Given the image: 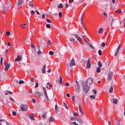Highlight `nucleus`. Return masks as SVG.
Instances as JSON below:
<instances>
[{
    "mask_svg": "<svg viewBox=\"0 0 125 125\" xmlns=\"http://www.w3.org/2000/svg\"><path fill=\"white\" fill-rule=\"evenodd\" d=\"M11 5H12V2H11V3L8 5V6L6 8L8 9V8H11Z\"/></svg>",
    "mask_w": 125,
    "mask_h": 125,
    "instance_id": "obj_30",
    "label": "nucleus"
},
{
    "mask_svg": "<svg viewBox=\"0 0 125 125\" xmlns=\"http://www.w3.org/2000/svg\"><path fill=\"white\" fill-rule=\"evenodd\" d=\"M46 21L48 22V23H51V21L50 19H47Z\"/></svg>",
    "mask_w": 125,
    "mask_h": 125,
    "instance_id": "obj_56",
    "label": "nucleus"
},
{
    "mask_svg": "<svg viewBox=\"0 0 125 125\" xmlns=\"http://www.w3.org/2000/svg\"><path fill=\"white\" fill-rule=\"evenodd\" d=\"M31 47H32V48H36V45H35L34 44H31Z\"/></svg>",
    "mask_w": 125,
    "mask_h": 125,
    "instance_id": "obj_54",
    "label": "nucleus"
},
{
    "mask_svg": "<svg viewBox=\"0 0 125 125\" xmlns=\"http://www.w3.org/2000/svg\"><path fill=\"white\" fill-rule=\"evenodd\" d=\"M24 2V0H18V3H17V5L18 6H20Z\"/></svg>",
    "mask_w": 125,
    "mask_h": 125,
    "instance_id": "obj_16",
    "label": "nucleus"
},
{
    "mask_svg": "<svg viewBox=\"0 0 125 125\" xmlns=\"http://www.w3.org/2000/svg\"><path fill=\"white\" fill-rule=\"evenodd\" d=\"M6 36H9V35H10V32H9V31H7V32H6Z\"/></svg>",
    "mask_w": 125,
    "mask_h": 125,
    "instance_id": "obj_49",
    "label": "nucleus"
},
{
    "mask_svg": "<svg viewBox=\"0 0 125 125\" xmlns=\"http://www.w3.org/2000/svg\"><path fill=\"white\" fill-rule=\"evenodd\" d=\"M75 38H77V40H79L80 39H81V37H80L79 36H78V34H75Z\"/></svg>",
    "mask_w": 125,
    "mask_h": 125,
    "instance_id": "obj_46",
    "label": "nucleus"
},
{
    "mask_svg": "<svg viewBox=\"0 0 125 125\" xmlns=\"http://www.w3.org/2000/svg\"><path fill=\"white\" fill-rule=\"evenodd\" d=\"M110 20H111V26L113 25L114 23H115L116 20H118V19H115L114 18V16H110L109 17Z\"/></svg>",
    "mask_w": 125,
    "mask_h": 125,
    "instance_id": "obj_6",
    "label": "nucleus"
},
{
    "mask_svg": "<svg viewBox=\"0 0 125 125\" xmlns=\"http://www.w3.org/2000/svg\"><path fill=\"white\" fill-rule=\"evenodd\" d=\"M113 90H114V87H113V86H111L109 89V93H112L113 92Z\"/></svg>",
    "mask_w": 125,
    "mask_h": 125,
    "instance_id": "obj_24",
    "label": "nucleus"
},
{
    "mask_svg": "<svg viewBox=\"0 0 125 125\" xmlns=\"http://www.w3.org/2000/svg\"><path fill=\"white\" fill-rule=\"evenodd\" d=\"M62 82H63V80L62 79V77L60 76V80H59V83H60V84H61V83H62Z\"/></svg>",
    "mask_w": 125,
    "mask_h": 125,
    "instance_id": "obj_29",
    "label": "nucleus"
},
{
    "mask_svg": "<svg viewBox=\"0 0 125 125\" xmlns=\"http://www.w3.org/2000/svg\"><path fill=\"white\" fill-rule=\"evenodd\" d=\"M69 83H66L65 85V86H69Z\"/></svg>",
    "mask_w": 125,
    "mask_h": 125,
    "instance_id": "obj_63",
    "label": "nucleus"
},
{
    "mask_svg": "<svg viewBox=\"0 0 125 125\" xmlns=\"http://www.w3.org/2000/svg\"><path fill=\"white\" fill-rule=\"evenodd\" d=\"M49 55H53V54H54V53L53 52V51H50L49 52Z\"/></svg>",
    "mask_w": 125,
    "mask_h": 125,
    "instance_id": "obj_44",
    "label": "nucleus"
},
{
    "mask_svg": "<svg viewBox=\"0 0 125 125\" xmlns=\"http://www.w3.org/2000/svg\"><path fill=\"white\" fill-rule=\"evenodd\" d=\"M32 102H33V103H36V99H32Z\"/></svg>",
    "mask_w": 125,
    "mask_h": 125,
    "instance_id": "obj_60",
    "label": "nucleus"
},
{
    "mask_svg": "<svg viewBox=\"0 0 125 125\" xmlns=\"http://www.w3.org/2000/svg\"><path fill=\"white\" fill-rule=\"evenodd\" d=\"M69 66L70 67H73V66H76V62H75V60L72 59L69 63Z\"/></svg>",
    "mask_w": 125,
    "mask_h": 125,
    "instance_id": "obj_10",
    "label": "nucleus"
},
{
    "mask_svg": "<svg viewBox=\"0 0 125 125\" xmlns=\"http://www.w3.org/2000/svg\"><path fill=\"white\" fill-rule=\"evenodd\" d=\"M19 84H22L23 83H24V81H21V80H20V81L19 82Z\"/></svg>",
    "mask_w": 125,
    "mask_h": 125,
    "instance_id": "obj_43",
    "label": "nucleus"
},
{
    "mask_svg": "<svg viewBox=\"0 0 125 125\" xmlns=\"http://www.w3.org/2000/svg\"><path fill=\"white\" fill-rule=\"evenodd\" d=\"M121 12H122V10H120V9H118L117 10L115 11V13H121Z\"/></svg>",
    "mask_w": 125,
    "mask_h": 125,
    "instance_id": "obj_41",
    "label": "nucleus"
},
{
    "mask_svg": "<svg viewBox=\"0 0 125 125\" xmlns=\"http://www.w3.org/2000/svg\"><path fill=\"white\" fill-rule=\"evenodd\" d=\"M114 79V76L113 74V72L109 71L108 74L107 75V81H112Z\"/></svg>",
    "mask_w": 125,
    "mask_h": 125,
    "instance_id": "obj_2",
    "label": "nucleus"
},
{
    "mask_svg": "<svg viewBox=\"0 0 125 125\" xmlns=\"http://www.w3.org/2000/svg\"><path fill=\"white\" fill-rule=\"evenodd\" d=\"M59 16L60 18H61V17H62V13L61 12H59Z\"/></svg>",
    "mask_w": 125,
    "mask_h": 125,
    "instance_id": "obj_50",
    "label": "nucleus"
},
{
    "mask_svg": "<svg viewBox=\"0 0 125 125\" xmlns=\"http://www.w3.org/2000/svg\"><path fill=\"white\" fill-rule=\"evenodd\" d=\"M81 105H82V102L79 103V109L80 113H81V114L82 115V116H83V110L82 109V106H81Z\"/></svg>",
    "mask_w": 125,
    "mask_h": 125,
    "instance_id": "obj_12",
    "label": "nucleus"
},
{
    "mask_svg": "<svg viewBox=\"0 0 125 125\" xmlns=\"http://www.w3.org/2000/svg\"><path fill=\"white\" fill-rule=\"evenodd\" d=\"M102 32H103V28H101L99 29V30L98 31V34H102Z\"/></svg>",
    "mask_w": 125,
    "mask_h": 125,
    "instance_id": "obj_27",
    "label": "nucleus"
},
{
    "mask_svg": "<svg viewBox=\"0 0 125 125\" xmlns=\"http://www.w3.org/2000/svg\"><path fill=\"white\" fill-rule=\"evenodd\" d=\"M60 119L61 120L62 123H65V120H66V118H65L64 116H63L62 114L60 115Z\"/></svg>",
    "mask_w": 125,
    "mask_h": 125,
    "instance_id": "obj_14",
    "label": "nucleus"
},
{
    "mask_svg": "<svg viewBox=\"0 0 125 125\" xmlns=\"http://www.w3.org/2000/svg\"><path fill=\"white\" fill-rule=\"evenodd\" d=\"M84 37H85L84 35H83L82 37V39L83 40L84 42H86V43H87V41H86V40H85V38H84Z\"/></svg>",
    "mask_w": 125,
    "mask_h": 125,
    "instance_id": "obj_34",
    "label": "nucleus"
},
{
    "mask_svg": "<svg viewBox=\"0 0 125 125\" xmlns=\"http://www.w3.org/2000/svg\"><path fill=\"white\" fill-rule=\"evenodd\" d=\"M22 59V56L18 55L17 58L15 59V61L16 62H18L19 61H21Z\"/></svg>",
    "mask_w": 125,
    "mask_h": 125,
    "instance_id": "obj_11",
    "label": "nucleus"
},
{
    "mask_svg": "<svg viewBox=\"0 0 125 125\" xmlns=\"http://www.w3.org/2000/svg\"><path fill=\"white\" fill-rule=\"evenodd\" d=\"M72 100L73 101V102H76V100H75V96H73L72 97Z\"/></svg>",
    "mask_w": 125,
    "mask_h": 125,
    "instance_id": "obj_45",
    "label": "nucleus"
},
{
    "mask_svg": "<svg viewBox=\"0 0 125 125\" xmlns=\"http://www.w3.org/2000/svg\"><path fill=\"white\" fill-rule=\"evenodd\" d=\"M58 8L59 9H61V8H63V4L60 3L58 5Z\"/></svg>",
    "mask_w": 125,
    "mask_h": 125,
    "instance_id": "obj_25",
    "label": "nucleus"
},
{
    "mask_svg": "<svg viewBox=\"0 0 125 125\" xmlns=\"http://www.w3.org/2000/svg\"><path fill=\"white\" fill-rule=\"evenodd\" d=\"M117 50H121V44H120V45L118 46V48L117 49Z\"/></svg>",
    "mask_w": 125,
    "mask_h": 125,
    "instance_id": "obj_61",
    "label": "nucleus"
},
{
    "mask_svg": "<svg viewBox=\"0 0 125 125\" xmlns=\"http://www.w3.org/2000/svg\"><path fill=\"white\" fill-rule=\"evenodd\" d=\"M28 117H29L30 119H31V120L32 121H35V118H34V113H31L29 115H28Z\"/></svg>",
    "mask_w": 125,
    "mask_h": 125,
    "instance_id": "obj_17",
    "label": "nucleus"
},
{
    "mask_svg": "<svg viewBox=\"0 0 125 125\" xmlns=\"http://www.w3.org/2000/svg\"><path fill=\"white\" fill-rule=\"evenodd\" d=\"M47 44L48 45H51V41H50V40H48V42H47Z\"/></svg>",
    "mask_w": 125,
    "mask_h": 125,
    "instance_id": "obj_42",
    "label": "nucleus"
},
{
    "mask_svg": "<svg viewBox=\"0 0 125 125\" xmlns=\"http://www.w3.org/2000/svg\"><path fill=\"white\" fill-rule=\"evenodd\" d=\"M17 115V113L15 111H13V116H16Z\"/></svg>",
    "mask_w": 125,
    "mask_h": 125,
    "instance_id": "obj_57",
    "label": "nucleus"
},
{
    "mask_svg": "<svg viewBox=\"0 0 125 125\" xmlns=\"http://www.w3.org/2000/svg\"><path fill=\"white\" fill-rule=\"evenodd\" d=\"M6 11H7V8H3V14L4 15V13H5V12Z\"/></svg>",
    "mask_w": 125,
    "mask_h": 125,
    "instance_id": "obj_33",
    "label": "nucleus"
},
{
    "mask_svg": "<svg viewBox=\"0 0 125 125\" xmlns=\"http://www.w3.org/2000/svg\"><path fill=\"white\" fill-rule=\"evenodd\" d=\"M84 14H85V12H84V11H83L82 13L81 18H83V17L84 16Z\"/></svg>",
    "mask_w": 125,
    "mask_h": 125,
    "instance_id": "obj_40",
    "label": "nucleus"
},
{
    "mask_svg": "<svg viewBox=\"0 0 125 125\" xmlns=\"http://www.w3.org/2000/svg\"><path fill=\"white\" fill-rule=\"evenodd\" d=\"M90 66H91L90 58H89L88 60L87 61V64H86V68H87V69H90Z\"/></svg>",
    "mask_w": 125,
    "mask_h": 125,
    "instance_id": "obj_13",
    "label": "nucleus"
},
{
    "mask_svg": "<svg viewBox=\"0 0 125 125\" xmlns=\"http://www.w3.org/2000/svg\"><path fill=\"white\" fill-rule=\"evenodd\" d=\"M46 67V66L45 65V64H44L43 65V68L42 69V74H45V67Z\"/></svg>",
    "mask_w": 125,
    "mask_h": 125,
    "instance_id": "obj_18",
    "label": "nucleus"
},
{
    "mask_svg": "<svg viewBox=\"0 0 125 125\" xmlns=\"http://www.w3.org/2000/svg\"><path fill=\"white\" fill-rule=\"evenodd\" d=\"M55 109L57 113H58V112H59V110H58V106H57V104L55 105Z\"/></svg>",
    "mask_w": 125,
    "mask_h": 125,
    "instance_id": "obj_26",
    "label": "nucleus"
},
{
    "mask_svg": "<svg viewBox=\"0 0 125 125\" xmlns=\"http://www.w3.org/2000/svg\"><path fill=\"white\" fill-rule=\"evenodd\" d=\"M21 109L22 111H26L28 110V105L27 104H21Z\"/></svg>",
    "mask_w": 125,
    "mask_h": 125,
    "instance_id": "obj_4",
    "label": "nucleus"
},
{
    "mask_svg": "<svg viewBox=\"0 0 125 125\" xmlns=\"http://www.w3.org/2000/svg\"><path fill=\"white\" fill-rule=\"evenodd\" d=\"M90 98H93V99H95V96L94 95L90 96Z\"/></svg>",
    "mask_w": 125,
    "mask_h": 125,
    "instance_id": "obj_48",
    "label": "nucleus"
},
{
    "mask_svg": "<svg viewBox=\"0 0 125 125\" xmlns=\"http://www.w3.org/2000/svg\"><path fill=\"white\" fill-rule=\"evenodd\" d=\"M74 116H75V117H77V116H78V115H79V113H77V112H75V113H74Z\"/></svg>",
    "mask_w": 125,
    "mask_h": 125,
    "instance_id": "obj_55",
    "label": "nucleus"
},
{
    "mask_svg": "<svg viewBox=\"0 0 125 125\" xmlns=\"http://www.w3.org/2000/svg\"><path fill=\"white\" fill-rule=\"evenodd\" d=\"M46 27L47 28V29H50V28H51V26H50V24H47L46 25Z\"/></svg>",
    "mask_w": 125,
    "mask_h": 125,
    "instance_id": "obj_36",
    "label": "nucleus"
},
{
    "mask_svg": "<svg viewBox=\"0 0 125 125\" xmlns=\"http://www.w3.org/2000/svg\"><path fill=\"white\" fill-rule=\"evenodd\" d=\"M119 52H120L119 50H116V51H115L114 56H117L118 55V54H119Z\"/></svg>",
    "mask_w": 125,
    "mask_h": 125,
    "instance_id": "obj_32",
    "label": "nucleus"
},
{
    "mask_svg": "<svg viewBox=\"0 0 125 125\" xmlns=\"http://www.w3.org/2000/svg\"><path fill=\"white\" fill-rule=\"evenodd\" d=\"M118 102H119V101L116 99H113V103L114 104H118Z\"/></svg>",
    "mask_w": 125,
    "mask_h": 125,
    "instance_id": "obj_22",
    "label": "nucleus"
},
{
    "mask_svg": "<svg viewBox=\"0 0 125 125\" xmlns=\"http://www.w3.org/2000/svg\"><path fill=\"white\" fill-rule=\"evenodd\" d=\"M98 65V67H97L96 72L97 73H100V72H101V68H102V63H101V62L99 61Z\"/></svg>",
    "mask_w": 125,
    "mask_h": 125,
    "instance_id": "obj_3",
    "label": "nucleus"
},
{
    "mask_svg": "<svg viewBox=\"0 0 125 125\" xmlns=\"http://www.w3.org/2000/svg\"><path fill=\"white\" fill-rule=\"evenodd\" d=\"M38 55H40V54H42V52L41 51H38L37 52Z\"/></svg>",
    "mask_w": 125,
    "mask_h": 125,
    "instance_id": "obj_62",
    "label": "nucleus"
},
{
    "mask_svg": "<svg viewBox=\"0 0 125 125\" xmlns=\"http://www.w3.org/2000/svg\"><path fill=\"white\" fill-rule=\"evenodd\" d=\"M93 83V80L91 78H89L88 80L86 81V84L87 85H90L92 83Z\"/></svg>",
    "mask_w": 125,
    "mask_h": 125,
    "instance_id": "obj_8",
    "label": "nucleus"
},
{
    "mask_svg": "<svg viewBox=\"0 0 125 125\" xmlns=\"http://www.w3.org/2000/svg\"><path fill=\"white\" fill-rule=\"evenodd\" d=\"M4 66H5V68H4V71L6 72V71H8V69H9L10 67V64H8L7 62L4 63Z\"/></svg>",
    "mask_w": 125,
    "mask_h": 125,
    "instance_id": "obj_9",
    "label": "nucleus"
},
{
    "mask_svg": "<svg viewBox=\"0 0 125 125\" xmlns=\"http://www.w3.org/2000/svg\"><path fill=\"white\" fill-rule=\"evenodd\" d=\"M28 5L33 7L34 6V3H33V2L30 1L28 3Z\"/></svg>",
    "mask_w": 125,
    "mask_h": 125,
    "instance_id": "obj_23",
    "label": "nucleus"
},
{
    "mask_svg": "<svg viewBox=\"0 0 125 125\" xmlns=\"http://www.w3.org/2000/svg\"><path fill=\"white\" fill-rule=\"evenodd\" d=\"M70 121H77V118L76 117H71L70 118Z\"/></svg>",
    "mask_w": 125,
    "mask_h": 125,
    "instance_id": "obj_35",
    "label": "nucleus"
},
{
    "mask_svg": "<svg viewBox=\"0 0 125 125\" xmlns=\"http://www.w3.org/2000/svg\"><path fill=\"white\" fill-rule=\"evenodd\" d=\"M2 61H3V58L1 57L0 59L1 65H2Z\"/></svg>",
    "mask_w": 125,
    "mask_h": 125,
    "instance_id": "obj_51",
    "label": "nucleus"
},
{
    "mask_svg": "<svg viewBox=\"0 0 125 125\" xmlns=\"http://www.w3.org/2000/svg\"><path fill=\"white\" fill-rule=\"evenodd\" d=\"M69 41L72 42H74L76 41V39H75V38H71L69 39Z\"/></svg>",
    "mask_w": 125,
    "mask_h": 125,
    "instance_id": "obj_31",
    "label": "nucleus"
},
{
    "mask_svg": "<svg viewBox=\"0 0 125 125\" xmlns=\"http://www.w3.org/2000/svg\"><path fill=\"white\" fill-rule=\"evenodd\" d=\"M46 115H47V113H44L43 115H42V119L44 120L45 119H46Z\"/></svg>",
    "mask_w": 125,
    "mask_h": 125,
    "instance_id": "obj_20",
    "label": "nucleus"
},
{
    "mask_svg": "<svg viewBox=\"0 0 125 125\" xmlns=\"http://www.w3.org/2000/svg\"><path fill=\"white\" fill-rule=\"evenodd\" d=\"M30 81H31V82H32V83H34V81H35V78L34 77H32L30 79Z\"/></svg>",
    "mask_w": 125,
    "mask_h": 125,
    "instance_id": "obj_47",
    "label": "nucleus"
},
{
    "mask_svg": "<svg viewBox=\"0 0 125 125\" xmlns=\"http://www.w3.org/2000/svg\"><path fill=\"white\" fill-rule=\"evenodd\" d=\"M98 54L100 55V56H102V51L101 50H99L98 51Z\"/></svg>",
    "mask_w": 125,
    "mask_h": 125,
    "instance_id": "obj_37",
    "label": "nucleus"
},
{
    "mask_svg": "<svg viewBox=\"0 0 125 125\" xmlns=\"http://www.w3.org/2000/svg\"><path fill=\"white\" fill-rule=\"evenodd\" d=\"M9 99H10V101H12V102H13L14 103H15V101L14 100V99H13L12 97H10Z\"/></svg>",
    "mask_w": 125,
    "mask_h": 125,
    "instance_id": "obj_38",
    "label": "nucleus"
},
{
    "mask_svg": "<svg viewBox=\"0 0 125 125\" xmlns=\"http://www.w3.org/2000/svg\"><path fill=\"white\" fill-rule=\"evenodd\" d=\"M36 93H37V95L40 99H42V98L43 97V95L42 92H36Z\"/></svg>",
    "mask_w": 125,
    "mask_h": 125,
    "instance_id": "obj_15",
    "label": "nucleus"
},
{
    "mask_svg": "<svg viewBox=\"0 0 125 125\" xmlns=\"http://www.w3.org/2000/svg\"><path fill=\"white\" fill-rule=\"evenodd\" d=\"M63 104H64V106L65 108L66 109H67V110H68V109H69V108L68 107V105H67V104H66V103H63Z\"/></svg>",
    "mask_w": 125,
    "mask_h": 125,
    "instance_id": "obj_39",
    "label": "nucleus"
},
{
    "mask_svg": "<svg viewBox=\"0 0 125 125\" xmlns=\"http://www.w3.org/2000/svg\"><path fill=\"white\" fill-rule=\"evenodd\" d=\"M105 42H103L102 43V46H103V47H105Z\"/></svg>",
    "mask_w": 125,
    "mask_h": 125,
    "instance_id": "obj_58",
    "label": "nucleus"
},
{
    "mask_svg": "<svg viewBox=\"0 0 125 125\" xmlns=\"http://www.w3.org/2000/svg\"><path fill=\"white\" fill-rule=\"evenodd\" d=\"M35 88H37V87H39V83H36V85L35 86Z\"/></svg>",
    "mask_w": 125,
    "mask_h": 125,
    "instance_id": "obj_52",
    "label": "nucleus"
},
{
    "mask_svg": "<svg viewBox=\"0 0 125 125\" xmlns=\"http://www.w3.org/2000/svg\"><path fill=\"white\" fill-rule=\"evenodd\" d=\"M49 123H53V122H54V118L53 116L50 117V118L49 119Z\"/></svg>",
    "mask_w": 125,
    "mask_h": 125,
    "instance_id": "obj_19",
    "label": "nucleus"
},
{
    "mask_svg": "<svg viewBox=\"0 0 125 125\" xmlns=\"http://www.w3.org/2000/svg\"><path fill=\"white\" fill-rule=\"evenodd\" d=\"M75 83H76V92H78V93H80L81 92V87L80 86V85H79V82L77 81V80H75Z\"/></svg>",
    "mask_w": 125,
    "mask_h": 125,
    "instance_id": "obj_5",
    "label": "nucleus"
},
{
    "mask_svg": "<svg viewBox=\"0 0 125 125\" xmlns=\"http://www.w3.org/2000/svg\"><path fill=\"white\" fill-rule=\"evenodd\" d=\"M104 17L107 18V14H106V13L104 12Z\"/></svg>",
    "mask_w": 125,
    "mask_h": 125,
    "instance_id": "obj_64",
    "label": "nucleus"
},
{
    "mask_svg": "<svg viewBox=\"0 0 125 125\" xmlns=\"http://www.w3.org/2000/svg\"><path fill=\"white\" fill-rule=\"evenodd\" d=\"M82 89L84 93H87L88 92V90H89V86L83 83H82Z\"/></svg>",
    "mask_w": 125,
    "mask_h": 125,
    "instance_id": "obj_1",
    "label": "nucleus"
},
{
    "mask_svg": "<svg viewBox=\"0 0 125 125\" xmlns=\"http://www.w3.org/2000/svg\"><path fill=\"white\" fill-rule=\"evenodd\" d=\"M42 88H43V90L44 92V95L46 100L49 101V98H48V96H47V93L46 92V89H45V87H42Z\"/></svg>",
    "mask_w": 125,
    "mask_h": 125,
    "instance_id": "obj_7",
    "label": "nucleus"
},
{
    "mask_svg": "<svg viewBox=\"0 0 125 125\" xmlns=\"http://www.w3.org/2000/svg\"><path fill=\"white\" fill-rule=\"evenodd\" d=\"M72 125H79V124L78 123H76V122H72Z\"/></svg>",
    "mask_w": 125,
    "mask_h": 125,
    "instance_id": "obj_53",
    "label": "nucleus"
},
{
    "mask_svg": "<svg viewBox=\"0 0 125 125\" xmlns=\"http://www.w3.org/2000/svg\"><path fill=\"white\" fill-rule=\"evenodd\" d=\"M8 94H13L12 92L10 91H7Z\"/></svg>",
    "mask_w": 125,
    "mask_h": 125,
    "instance_id": "obj_59",
    "label": "nucleus"
},
{
    "mask_svg": "<svg viewBox=\"0 0 125 125\" xmlns=\"http://www.w3.org/2000/svg\"><path fill=\"white\" fill-rule=\"evenodd\" d=\"M87 44H88V45H89V46L90 47V48L91 49H94V47L93 46V45H91V44H90L88 42H87Z\"/></svg>",
    "mask_w": 125,
    "mask_h": 125,
    "instance_id": "obj_21",
    "label": "nucleus"
},
{
    "mask_svg": "<svg viewBox=\"0 0 125 125\" xmlns=\"http://www.w3.org/2000/svg\"><path fill=\"white\" fill-rule=\"evenodd\" d=\"M76 121H78V122H79V123H83V119H80L79 118H77L76 119Z\"/></svg>",
    "mask_w": 125,
    "mask_h": 125,
    "instance_id": "obj_28",
    "label": "nucleus"
}]
</instances>
